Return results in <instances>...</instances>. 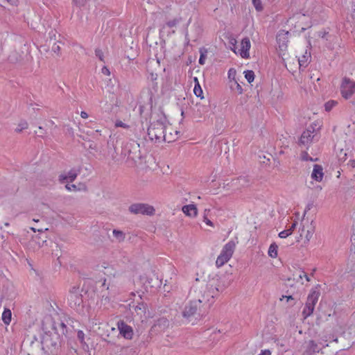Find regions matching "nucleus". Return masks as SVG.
<instances>
[{
	"label": "nucleus",
	"mask_w": 355,
	"mask_h": 355,
	"mask_svg": "<svg viewBox=\"0 0 355 355\" xmlns=\"http://www.w3.org/2000/svg\"><path fill=\"white\" fill-rule=\"evenodd\" d=\"M218 288L213 284L194 286L191 288L189 297L198 302L202 307L206 306L218 294Z\"/></svg>",
	"instance_id": "nucleus-1"
},
{
	"label": "nucleus",
	"mask_w": 355,
	"mask_h": 355,
	"mask_svg": "<svg viewBox=\"0 0 355 355\" xmlns=\"http://www.w3.org/2000/svg\"><path fill=\"white\" fill-rule=\"evenodd\" d=\"M148 136L151 141L160 143L167 141L168 143L175 140V137L167 135L166 127L163 121L159 120L153 121L148 128Z\"/></svg>",
	"instance_id": "nucleus-2"
},
{
	"label": "nucleus",
	"mask_w": 355,
	"mask_h": 355,
	"mask_svg": "<svg viewBox=\"0 0 355 355\" xmlns=\"http://www.w3.org/2000/svg\"><path fill=\"white\" fill-rule=\"evenodd\" d=\"M235 248L236 243L233 241H229L224 245L220 254L218 255L216 261V266L217 268L223 266L231 259Z\"/></svg>",
	"instance_id": "nucleus-3"
},
{
	"label": "nucleus",
	"mask_w": 355,
	"mask_h": 355,
	"mask_svg": "<svg viewBox=\"0 0 355 355\" xmlns=\"http://www.w3.org/2000/svg\"><path fill=\"white\" fill-rule=\"evenodd\" d=\"M320 295V293L319 291L315 289H312L311 291L307 297L305 306L302 311V315L304 319L307 318L313 314L315 306L318 300Z\"/></svg>",
	"instance_id": "nucleus-4"
},
{
	"label": "nucleus",
	"mask_w": 355,
	"mask_h": 355,
	"mask_svg": "<svg viewBox=\"0 0 355 355\" xmlns=\"http://www.w3.org/2000/svg\"><path fill=\"white\" fill-rule=\"evenodd\" d=\"M82 290L79 286H73L68 295L69 305L73 309L78 310L80 307L83 306V300L81 294Z\"/></svg>",
	"instance_id": "nucleus-5"
},
{
	"label": "nucleus",
	"mask_w": 355,
	"mask_h": 355,
	"mask_svg": "<svg viewBox=\"0 0 355 355\" xmlns=\"http://www.w3.org/2000/svg\"><path fill=\"white\" fill-rule=\"evenodd\" d=\"M288 35L289 32L284 30L280 31L277 35L279 54L282 56L284 62H286V60H287V58H285V56L286 55V51L288 47ZM285 66L288 67L286 62H285Z\"/></svg>",
	"instance_id": "nucleus-6"
},
{
	"label": "nucleus",
	"mask_w": 355,
	"mask_h": 355,
	"mask_svg": "<svg viewBox=\"0 0 355 355\" xmlns=\"http://www.w3.org/2000/svg\"><path fill=\"white\" fill-rule=\"evenodd\" d=\"M341 96L345 99L350 98L355 93V81L348 77L342 79L340 87Z\"/></svg>",
	"instance_id": "nucleus-7"
},
{
	"label": "nucleus",
	"mask_w": 355,
	"mask_h": 355,
	"mask_svg": "<svg viewBox=\"0 0 355 355\" xmlns=\"http://www.w3.org/2000/svg\"><path fill=\"white\" fill-rule=\"evenodd\" d=\"M128 210L134 214H143L147 216H153L155 214V209L150 205L145 203H135L131 205Z\"/></svg>",
	"instance_id": "nucleus-8"
},
{
	"label": "nucleus",
	"mask_w": 355,
	"mask_h": 355,
	"mask_svg": "<svg viewBox=\"0 0 355 355\" xmlns=\"http://www.w3.org/2000/svg\"><path fill=\"white\" fill-rule=\"evenodd\" d=\"M194 300L189 298V302L185 305L182 315L184 318L189 319L195 315L200 310L202 306L198 302H193Z\"/></svg>",
	"instance_id": "nucleus-9"
},
{
	"label": "nucleus",
	"mask_w": 355,
	"mask_h": 355,
	"mask_svg": "<svg viewBox=\"0 0 355 355\" xmlns=\"http://www.w3.org/2000/svg\"><path fill=\"white\" fill-rule=\"evenodd\" d=\"M139 144L134 141H131L128 143L125 147V150H127L128 158L135 160L140 157L139 153Z\"/></svg>",
	"instance_id": "nucleus-10"
},
{
	"label": "nucleus",
	"mask_w": 355,
	"mask_h": 355,
	"mask_svg": "<svg viewBox=\"0 0 355 355\" xmlns=\"http://www.w3.org/2000/svg\"><path fill=\"white\" fill-rule=\"evenodd\" d=\"M117 327L121 335L126 339H131L133 336L132 328L128 325L123 320H119L117 323Z\"/></svg>",
	"instance_id": "nucleus-11"
},
{
	"label": "nucleus",
	"mask_w": 355,
	"mask_h": 355,
	"mask_svg": "<svg viewBox=\"0 0 355 355\" xmlns=\"http://www.w3.org/2000/svg\"><path fill=\"white\" fill-rule=\"evenodd\" d=\"M241 48L240 55L243 58H248L250 56L249 50L250 49V42L248 37H245L241 41Z\"/></svg>",
	"instance_id": "nucleus-12"
},
{
	"label": "nucleus",
	"mask_w": 355,
	"mask_h": 355,
	"mask_svg": "<svg viewBox=\"0 0 355 355\" xmlns=\"http://www.w3.org/2000/svg\"><path fill=\"white\" fill-rule=\"evenodd\" d=\"M324 176L323 168L319 164H315L311 173V178L317 182H321Z\"/></svg>",
	"instance_id": "nucleus-13"
},
{
	"label": "nucleus",
	"mask_w": 355,
	"mask_h": 355,
	"mask_svg": "<svg viewBox=\"0 0 355 355\" xmlns=\"http://www.w3.org/2000/svg\"><path fill=\"white\" fill-rule=\"evenodd\" d=\"M311 58L310 53H307L306 51L305 53L302 55V57L297 58L295 56L292 60L293 63L297 64L299 65V68L306 67L307 66L308 60Z\"/></svg>",
	"instance_id": "nucleus-14"
},
{
	"label": "nucleus",
	"mask_w": 355,
	"mask_h": 355,
	"mask_svg": "<svg viewBox=\"0 0 355 355\" xmlns=\"http://www.w3.org/2000/svg\"><path fill=\"white\" fill-rule=\"evenodd\" d=\"M78 174V171H76L75 169L70 170L68 173L66 174H61L59 175V181L61 183H63L64 181H69L73 182L75 180V179L77 178Z\"/></svg>",
	"instance_id": "nucleus-15"
},
{
	"label": "nucleus",
	"mask_w": 355,
	"mask_h": 355,
	"mask_svg": "<svg viewBox=\"0 0 355 355\" xmlns=\"http://www.w3.org/2000/svg\"><path fill=\"white\" fill-rule=\"evenodd\" d=\"M313 131L309 130V129L304 130L302 132L301 137L300 139V144H302L303 145H306V144L311 143L313 138Z\"/></svg>",
	"instance_id": "nucleus-16"
},
{
	"label": "nucleus",
	"mask_w": 355,
	"mask_h": 355,
	"mask_svg": "<svg viewBox=\"0 0 355 355\" xmlns=\"http://www.w3.org/2000/svg\"><path fill=\"white\" fill-rule=\"evenodd\" d=\"M184 214L191 217H195L197 215V208L194 205H188L182 207Z\"/></svg>",
	"instance_id": "nucleus-17"
},
{
	"label": "nucleus",
	"mask_w": 355,
	"mask_h": 355,
	"mask_svg": "<svg viewBox=\"0 0 355 355\" xmlns=\"http://www.w3.org/2000/svg\"><path fill=\"white\" fill-rule=\"evenodd\" d=\"M321 350V348H320L318 345V344L313 340H311L308 343L307 349L306 351V353L308 354V355H311L313 353L319 352Z\"/></svg>",
	"instance_id": "nucleus-18"
},
{
	"label": "nucleus",
	"mask_w": 355,
	"mask_h": 355,
	"mask_svg": "<svg viewBox=\"0 0 355 355\" xmlns=\"http://www.w3.org/2000/svg\"><path fill=\"white\" fill-rule=\"evenodd\" d=\"M131 307L138 315L141 316L145 314L147 306L144 302H139L137 305L133 304Z\"/></svg>",
	"instance_id": "nucleus-19"
},
{
	"label": "nucleus",
	"mask_w": 355,
	"mask_h": 355,
	"mask_svg": "<svg viewBox=\"0 0 355 355\" xmlns=\"http://www.w3.org/2000/svg\"><path fill=\"white\" fill-rule=\"evenodd\" d=\"M297 224V222H294L288 229L282 231L279 234V236L280 238L284 239L291 235L293 230L295 229Z\"/></svg>",
	"instance_id": "nucleus-20"
},
{
	"label": "nucleus",
	"mask_w": 355,
	"mask_h": 355,
	"mask_svg": "<svg viewBox=\"0 0 355 355\" xmlns=\"http://www.w3.org/2000/svg\"><path fill=\"white\" fill-rule=\"evenodd\" d=\"M21 60L22 55L16 51L11 52L8 56V60L12 63L19 62Z\"/></svg>",
	"instance_id": "nucleus-21"
},
{
	"label": "nucleus",
	"mask_w": 355,
	"mask_h": 355,
	"mask_svg": "<svg viewBox=\"0 0 355 355\" xmlns=\"http://www.w3.org/2000/svg\"><path fill=\"white\" fill-rule=\"evenodd\" d=\"M12 313L9 309H5L2 313V320L6 324H9L11 322Z\"/></svg>",
	"instance_id": "nucleus-22"
},
{
	"label": "nucleus",
	"mask_w": 355,
	"mask_h": 355,
	"mask_svg": "<svg viewBox=\"0 0 355 355\" xmlns=\"http://www.w3.org/2000/svg\"><path fill=\"white\" fill-rule=\"evenodd\" d=\"M249 183V180L247 177H240L237 180L232 181V184L240 185L241 187L247 186Z\"/></svg>",
	"instance_id": "nucleus-23"
},
{
	"label": "nucleus",
	"mask_w": 355,
	"mask_h": 355,
	"mask_svg": "<svg viewBox=\"0 0 355 355\" xmlns=\"http://www.w3.org/2000/svg\"><path fill=\"white\" fill-rule=\"evenodd\" d=\"M113 236L119 241L122 242L125 240V236L123 232L118 230H114L112 232Z\"/></svg>",
	"instance_id": "nucleus-24"
},
{
	"label": "nucleus",
	"mask_w": 355,
	"mask_h": 355,
	"mask_svg": "<svg viewBox=\"0 0 355 355\" xmlns=\"http://www.w3.org/2000/svg\"><path fill=\"white\" fill-rule=\"evenodd\" d=\"M277 245L273 243H272L268 250V255L272 258H276L277 257Z\"/></svg>",
	"instance_id": "nucleus-25"
},
{
	"label": "nucleus",
	"mask_w": 355,
	"mask_h": 355,
	"mask_svg": "<svg viewBox=\"0 0 355 355\" xmlns=\"http://www.w3.org/2000/svg\"><path fill=\"white\" fill-rule=\"evenodd\" d=\"M54 328L56 330H60L61 331V334L63 335H66L67 333V326L63 322H60L58 323H55Z\"/></svg>",
	"instance_id": "nucleus-26"
},
{
	"label": "nucleus",
	"mask_w": 355,
	"mask_h": 355,
	"mask_svg": "<svg viewBox=\"0 0 355 355\" xmlns=\"http://www.w3.org/2000/svg\"><path fill=\"white\" fill-rule=\"evenodd\" d=\"M194 80L196 83V85L194 87V89H193L194 94H196V96L200 97L201 98H203V97L201 96V95L202 94V90L201 89V87L199 85L198 78H195Z\"/></svg>",
	"instance_id": "nucleus-27"
},
{
	"label": "nucleus",
	"mask_w": 355,
	"mask_h": 355,
	"mask_svg": "<svg viewBox=\"0 0 355 355\" xmlns=\"http://www.w3.org/2000/svg\"><path fill=\"white\" fill-rule=\"evenodd\" d=\"M28 127V124L27 121L25 120H21L18 123L17 127L15 129V131L17 132H20L22 130L27 129Z\"/></svg>",
	"instance_id": "nucleus-28"
},
{
	"label": "nucleus",
	"mask_w": 355,
	"mask_h": 355,
	"mask_svg": "<svg viewBox=\"0 0 355 355\" xmlns=\"http://www.w3.org/2000/svg\"><path fill=\"white\" fill-rule=\"evenodd\" d=\"M181 19L180 18H174L171 20L168 21L166 23V25L168 28H173L176 27L177 25L180 22Z\"/></svg>",
	"instance_id": "nucleus-29"
},
{
	"label": "nucleus",
	"mask_w": 355,
	"mask_h": 355,
	"mask_svg": "<svg viewBox=\"0 0 355 355\" xmlns=\"http://www.w3.org/2000/svg\"><path fill=\"white\" fill-rule=\"evenodd\" d=\"M245 78L248 83H252L254 79V73L252 70H248L245 71Z\"/></svg>",
	"instance_id": "nucleus-30"
},
{
	"label": "nucleus",
	"mask_w": 355,
	"mask_h": 355,
	"mask_svg": "<svg viewBox=\"0 0 355 355\" xmlns=\"http://www.w3.org/2000/svg\"><path fill=\"white\" fill-rule=\"evenodd\" d=\"M35 134L40 137L44 138L47 132L42 126H39L38 131H35Z\"/></svg>",
	"instance_id": "nucleus-31"
},
{
	"label": "nucleus",
	"mask_w": 355,
	"mask_h": 355,
	"mask_svg": "<svg viewBox=\"0 0 355 355\" xmlns=\"http://www.w3.org/2000/svg\"><path fill=\"white\" fill-rule=\"evenodd\" d=\"M336 104L337 102L334 101H329L327 102L324 105L325 110L328 112L330 111Z\"/></svg>",
	"instance_id": "nucleus-32"
},
{
	"label": "nucleus",
	"mask_w": 355,
	"mask_h": 355,
	"mask_svg": "<svg viewBox=\"0 0 355 355\" xmlns=\"http://www.w3.org/2000/svg\"><path fill=\"white\" fill-rule=\"evenodd\" d=\"M210 210L209 209H205V214H204V216H203V221L208 225L211 226V227H213L214 226V224L213 223L207 218V212H209Z\"/></svg>",
	"instance_id": "nucleus-33"
},
{
	"label": "nucleus",
	"mask_w": 355,
	"mask_h": 355,
	"mask_svg": "<svg viewBox=\"0 0 355 355\" xmlns=\"http://www.w3.org/2000/svg\"><path fill=\"white\" fill-rule=\"evenodd\" d=\"M95 55L97 58H98V59L101 61L104 62V55H103L102 50H101L99 49H96L95 50Z\"/></svg>",
	"instance_id": "nucleus-34"
},
{
	"label": "nucleus",
	"mask_w": 355,
	"mask_h": 355,
	"mask_svg": "<svg viewBox=\"0 0 355 355\" xmlns=\"http://www.w3.org/2000/svg\"><path fill=\"white\" fill-rule=\"evenodd\" d=\"M252 3L257 10L260 11L262 10L263 8L261 0H252Z\"/></svg>",
	"instance_id": "nucleus-35"
},
{
	"label": "nucleus",
	"mask_w": 355,
	"mask_h": 355,
	"mask_svg": "<svg viewBox=\"0 0 355 355\" xmlns=\"http://www.w3.org/2000/svg\"><path fill=\"white\" fill-rule=\"evenodd\" d=\"M52 51L57 54H59L60 51V42H54L52 46Z\"/></svg>",
	"instance_id": "nucleus-36"
},
{
	"label": "nucleus",
	"mask_w": 355,
	"mask_h": 355,
	"mask_svg": "<svg viewBox=\"0 0 355 355\" xmlns=\"http://www.w3.org/2000/svg\"><path fill=\"white\" fill-rule=\"evenodd\" d=\"M301 158L304 161H313L314 159L311 157L306 152H302L301 154Z\"/></svg>",
	"instance_id": "nucleus-37"
},
{
	"label": "nucleus",
	"mask_w": 355,
	"mask_h": 355,
	"mask_svg": "<svg viewBox=\"0 0 355 355\" xmlns=\"http://www.w3.org/2000/svg\"><path fill=\"white\" fill-rule=\"evenodd\" d=\"M303 272H304L302 271L300 274H299V275H297V278H295V275H293V278H291V277L288 278V279H287V282H291V280H293V281H297V282L300 279H302V277H304V275H303Z\"/></svg>",
	"instance_id": "nucleus-38"
},
{
	"label": "nucleus",
	"mask_w": 355,
	"mask_h": 355,
	"mask_svg": "<svg viewBox=\"0 0 355 355\" xmlns=\"http://www.w3.org/2000/svg\"><path fill=\"white\" fill-rule=\"evenodd\" d=\"M65 188L69 191H78V188H77V186L75 185V184H67L65 185Z\"/></svg>",
	"instance_id": "nucleus-39"
},
{
	"label": "nucleus",
	"mask_w": 355,
	"mask_h": 355,
	"mask_svg": "<svg viewBox=\"0 0 355 355\" xmlns=\"http://www.w3.org/2000/svg\"><path fill=\"white\" fill-rule=\"evenodd\" d=\"M78 338L80 341V343H83L85 338V334L83 331H78L77 334Z\"/></svg>",
	"instance_id": "nucleus-40"
},
{
	"label": "nucleus",
	"mask_w": 355,
	"mask_h": 355,
	"mask_svg": "<svg viewBox=\"0 0 355 355\" xmlns=\"http://www.w3.org/2000/svg\"><path fill=\"white\" fill-rule=\"evenodd\" d=\"M235 89L240 94L243 93V89H242L241 86L236 80H235Z\"/></svg>",
	"instance_id": "nucleus-41"
},
{
	"label": "nucleus",
	"mask_w": 355,
	"mask_h": 355,
	"mask_svg": "<svg viewBox=\"0 0 355 355\" xmlns=\"http://www.w3.org/2000/svg\"><path fill=\"white\" fill-rule=\"evenodd\" d=\"M115 125H116V127H121V128H127L128 127V125H126L125 123H123L121 121H116L115 123Z\"/></svg>",
	"instance_id": "nucleus-42"
},
{
	"label": "nucleus",
	"mask_w": 355,
	"mask_h": 355,
	"mask_svg": "<svg viewBox=\"0 0 355 355\" xmlns=\"http://www.w3.org/2000/svg\"><path fill=\"white\" fill-rule=\"evenodd\" d=\"M31 230L32 231H33L34 232H44V230H48V228H44H44H42V227H40V228H38V229H36L35 227H31Z\"/></svg>",
	"instance_id": "nucleus-43"
},
{
	"label": "nucleus",
	"mask_w": 355,
	"mask_h": 355,
	"mask_svg": "<svg viewBox=\"0 0 355 355\" xmlns=\"http://www.w3.org/2000/svg\"><path fill=\"white\" fill-rule=\"evenodd\" d=\"M312 236H313V231L307 230L305 237L308 241L311 239Z\"/></svg>",
	"instance_id": "nucleus-44"
},
{
	"label": "nucleus",
	"mask_w": 355,
	"mask_h": 355,
	"mask_svg": "<svg viewBox=\"0 0 355 355\" xmlns=\"http://www.w3.org/2000/svg\"><path fill=\"white\" fill-rule=\"evenodd\" d=\"M87 0H73V1L76 3V4L78 5V6H83L84 5L85 2Z\"/></svg>",
	"instance_id": "nucleus-45"
},
{
	"label": "nucleus",
	"mask_w": 355,
	"mask_h": 355,
	"mask_svg": "<svg viewBox=\"0 0 355 355\" xmlns=\"http://www.w3.org/2000/svg\"><path fill=\"white\" fill-rule=\"evenodd\" d=\"M37 244H38V247L39 248H42L43 246H44V245H46V240H42V241H39L37 242Z\"/></svg>",
	"instance_id": "nucleus-46"
},
{
	"label": "nucleus",
	"mask_w": 355,
	"mask_h": 355,
	"mask_svg": "<svg viewBox=\"0 0 355 355\" xmlns=\"http://www.w3.org/2000/svg\"><path fill=\"white\" fill-rule=\"evenodd\" d=\"M270 354H271V352L270 350L265 349V350L261 351V354H259V355H270Z\"/></svg>",
	"instance_id": "nucleus-47"
},
{
	"label": "nucleus",
	"mask_w": 355,
	"mask_h": 355,
	"mask_svg": "<svg viewBox=\"0 0 355 355\" xmlns=\"http://www.w3.org/2000/svg\"><path fill=\"white\" fill-rule=\"evenodd\" d=\"M205 55L203 54H201L200 59H199V63L200 64H203L205 62Z\"/></svg>",
	"instance_id": "nucleus-48"
},
{
	"label": "nucleus",
	"mask_w": 355,
	"mask_h": 355,
	"mask_svg": "<svg viewBox=\"0 0 355 355\" xmlns=\"http://www.w3.org/2000/svg\"><path fill=\"white\" fill-rule=\"evenodd\" d=\"M102 73L106 75H110V71L106 67H104L102 69Z\"/></svg>",
	"instance_id": "nucleus-49"
},
{
	"label": "nucleus",
	"mask_w": 355,
	"mask_h": 355,
	"mask_svg": "<svg viewBox=\"0 0 355 355\" xmlns=\"http://www.w3.org/2000/svg\"><path fill=\"white\" fill-rule=\"evenodd\" d=\"M180 133V132L175 130V135L173 134V132H170L169 133H167L168 135H171V137H175V139L178 138V135Z\"/></svg>",
	"instance_id": "nucleus-50"
},
{
	"label": "nucleus",
	"mask_w": 355,
	"mask_h": 355,
	"mask_svg": "<svg viewBox=\"0 0 355 355\" xmlns=\"http://www.w3.org/2000/svg\"><path fill=\"white\" fill-rule=\"evenodd\" d=\"M80 116L83 118V119H87L88 117V114L85 111H82L80 112Z\"/></svg>",
	"instance_id": "nucleus-51"
},
{
	"label": "nucleus",
	"mask_w": 355,
	"mask_h": 355,
	"mask_svg": "<svg viewBox=\"0 0 355 355\" xmlns=\"http://www.w3.org/2000/svg\"><path fill=\"white\" fill-rule=\"evenodd\" d=\"M352 290L355 291V275L354 277L351 279Z\"/></svg>",
	"instance_id": "nucleus-52"
},
{
	"label": "nucleus",
	"mask_w": 355,
	"mask_h": 355,
	"mask_svg": "<svg viewBox=\"0 0 355 355\" xmlns=\"http://www.w3.org/2000/svg\"><path fill=\"white\" fill-rule=\"evenodd\" d=\"M284 297H286L287 301H288V300H293V297H292V295H288V296L283 295V296H282V298H284Z\"/></svg>",
	"instance_id": "nucleus-53"
},
{
	"label": "nucleus",
	"mask_w": 355,
	"mask_h": 355,
	"mask_svg": "<svg viewBox=\"0 0 355 355\" xmlns=\"http://www.w3.org/2000/svg\"><path fill=\"white\" fill-rule=\"evenodd\" d=\"M303 275L306 278L307 282H310V278H309V277L307 275V274L306 272H303Z\"/></svg>",
	"instance_id": "nucleus-54"
},
{
	"label": "nucleus",
	"mask_w": 355,
	"mask_h": 355,
	"mask_svg": "<svg viewBox=\"0 0 355 355\" xmlns=\"http://www.w3.org/2000/svg\"><path fill=\"white\" fill-rule=\"evenodd\" d=\"M350 163V165L352 166V167H354L355 166V161L354 160H352L349 162Z\"/></svg>",
	"instance_id": "nucleus-55"
},
{
	"label": "nucleus",
	"mask_w": 355,
	"mask_h": 355,
	"mask_svg": "<svg viewBox=\"0 0 355 355\" xmlns=\"http://www.w3.org/2000/svg\"><path fill=\"white\" fill-rule=\"evenodd\" d=\"M231 43H232V44H235V45H236V39H232V40Z\"/></svg>",
	"instance_id": "nucleus-56"
},
{
	"label": "nucleus",
	"mask_w": 355,
	"mask_h": 355,
	"mask_svg": "<svg viewBox=\"0 0 355 355\" xmlns=\"http://www.w3.org/2000/svg\"><path fill=\"white\" fill-rule=\"evenodd\" d=\"M352 17L355 19V9L353 10Z\"/></svg>",
	"instance_id": "nucleus-57"
},
{
	"label": "nucleus",
	"mask_w": 355,
	"mask_h": 355,
	"mask_svg": "<svg viewBox=\"0 0 355 355\" xmlns=\"http://www.w3.org/2000/svg\"><path fill=\"white\" fill-rule=\"evenodd\" d=\"M33 220L35 221V222H38L39 221L38 219H35V218Z\"/></svg>",
	"instance_id": "nucleus-58"
},
{
	"label": "nucleus",
	"mask_w": 355,
	"mask_h": 355,
	"mask_svg": "<svg viewBox=\"0 0 355 355\" xmlns=\"http://www.w3.org/2000/svg\"><path fill=\"white\" fill-rule=\"evenodd\" d=\"M5 225H6V226H9V223H5Z\"/></svg>",
	"instance_id": "nucleus-59"
},
{
	"label": "nucleus",
	"mask_w": 355,
	"mask_h": 355,
	"mask_svg": "<svg viewBox=\"0 0 355 355\" xmlns=\"http://www.w3.org/2000/svg\"><path fill=\"white\" fill-rule=\"evenodd\" d=\"M334 341H335V342H338V338H335V339H334Z\"/></svg>",
	"instance_id": "nucleus-60"
},
{
	"label": "nucleus",
	"mask_w": 355,
	"mask_h": 355,
	"mask_svg": "<svg viewBox=\"0 0 355 355\" xmlns=\"http://www.w3.org/2000/svg\"><path fill=\"white\" fill-rule=\"evenodd\" d=\"M328 344H326L325 345H323V347H327Z\"/></svg>",
	"instance_id": "nucleus-61"
},
{
	"label": "nucleus",
	"mask_w": 355,
	"mask_h": 355,
	"mask_svg": "<svg viewBox=\"0 0 355 355\" xmlns=\"http://www.w3.org/2000/svg\"><path fill=\"white\" fill-rule=\"evenodd\" d=\"M7 1H9V2H12V0H7Z\"/></svg>",
	"instance_id": "nucleus-62"
}]
</instances>
